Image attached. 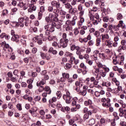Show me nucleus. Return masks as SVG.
Returning <instances> with one entry per match:
<instances>
[{"label":"nucleus","instance_id":"1","mask_svg":"<svg viewBox=\"0 0 126 126\" xmlns=\"http://www.w3.org/2000/svg\"><path fill=\"white\" fill-rule=\"evenodd\" d=\"M63 100H65L66 104H70L71 101H72V97L70 96V93L67 91L65 94H63Z\"/></svg>","mask_w":126,"mask_h":126},{"label":"nucleus","instance_id":"2","mask_svg":"<svg viewBox=\"0 0 126 126\" xmlns=\"http://www.w3.org/2000/svg\"><path fill=\"white\" fill-rule=\"evenodd\" d=\"M69 40L67 39H65L63 40V39H60V42L59 43L58 48H66L67 47V44H68Z\"/></svg>","mask_w":126,"mask_h":126},{"label":"nucleus","instance_id":"3","mask_svg":"<svg viewBox=\"0 0 126 126\" xmlns=\"http://www.w3.org/2000/svg\"><path fill=\"white\" fill-rule=\"evenodd\" d=\"M55 25H56V23L54 22L48 24L44 26V29H49V28L50 32H54L55 31Z\"/></svg>","mask_w":126,"mask_h":126},{"label":"nucleus","instance_id":"4","mask_svg":"<svg viewBox=\"0 0 126 126\" xmlns=\"http://www.w3.org/2000/svg\"><path fill=\"white\" fill-rule=\"evenodd\" d=\"M1 45L4 47L3 48V51H8V52H9L10 53L12 52V48L10 47V46H9V44H7L5 41L2 42L1 43Z\"/></svg>","mask_w":126,"mask_h":126},{"label":"nucleus","instance_id":"5","mask_svg":"<svg viewBox=\"0 0 126 126\" xmlns=\"http://www.w3.org/2000/svg\"><path fill=\"white\" fill-rule=\"evenodd\" d=\"M116 34L118 35H115L114 38V42L112 43L113 47L116 48V47H118V45L119 44V41H120V33L119 32H116Z\"/></svg>","mask_w":126,"mask_h":126},{"label":"nucleus","instance_id":"6","mask_svg":"<svg viewBox=\"0 0 126 126\" xmlns=\"http://www.w3.org/2000/svg\"><path fill=\"white\" fill-rule=\"evenodd\" d=\"M70 41L71 42L69 43V46H70V49L71 51H76L77 50H78V49L80 48V47L77 46L75 44L72 43L75 42V40H74V39H73L72 40H70Z\"/></svg>","mask_w":126,"mask_h":126},{"label":"nucleus","instance_id":"7","mask_svg":"<svg viewBox=\"0 0 126 126\" xmlns=\"http://www.w3.org/2000/svg\"><path fill=\"white\" fill-rule=\"evenodd\" d=\"M31 4L29 5V8L28 9V12H33V11H35L37 8V7L35 6V4L36 2L32 3V2H30Z\"/></svg>","mask_w":126,"mask_h":126},{"label":"nucleus","instance_id":"8","mask_svg":"<svg viewBox=\"0 0 126 126\" xmlns=\"http://www.w3.org/2000/svg\"><path fill=\"white\" fill-rule=\"evenodd\" d=\"M50 3L51 5L53 7H55L56 8H60V7H61V3L56 0L51 1Z\"/></svg>","mask_w":126,"mask_h":126},{"label":"nucleus","instance_id":"9","mask_svg":"<svg viewBox=\"0 0 126 126\" xmlns=\"http://www.w3.org/2000/svg\"><path fill=\"white\" fill-rule=\"evenodd\" d=\"M100 37H101V39L102 43H104V42H105L106 41H108V40L110 39V35L108 33L102 34L100 35Z\"/></svg>","mask_w":126,"mask_h":126},{"label":"nucleus","instance_id":"10","mask_svg":"<svg viewBox=\"0 0 126 126\" xmlns=\"http://www.w3.org/2000/svg\"><path fill=\"white\" fill-rule=\"evenodd\" d=\"M89 109H90V110H88V115L89 116H91L93 113H97V109H96L95 108H94V106L93 105L89 106Z\"/></svg>","mask_w":126,"mask_h":126},{"label":"nucleus","instance_id":"11","mask_svg":"<svg viewBox=\"0 0 126 126\" xmlns=\"http://www.w3.org/2000/svg\"><path fill=\"white\" fill-rule=\"evenodd\" d=\"M69 63L71 64H75V65H77V64L79 63V60L75 59V57H71L70 59Z\"/></svg>","mask_w":126,"mask_h":126},{"label":"nucleus","instance_id":"12","mask_svg":"<svg viewBox=\"0 0 126 126\" xmlns=\"http://www.w3.org/2000/svg\"><path fill=\"white\" fill-rule=\"evenodd\" d=\"M119 116L120 117H125V119H126V109L123 108H120L119 109Z\"/></svg>","mask_w":126,"mask_h":126},{"label":"nucleus","instance_id":"13","mask_svg":"<svg viewBox=\"0 0 126 126\" xmlns=\"http://www.w3.org/2000/svg\"><path fill=\"white\" fill-rule=\"evenodd\" d=\"M78 10L80 11V16H83L84 15V9H83V6H82L81 4H79L78 5Z\"/></svg>","mask_w":126,"mask_h":126},{"label":"nucleus","instance_id":"14","mask_svg":"<svg viewBox=\"0 0 126 126\" xmlns=\"http://www.w3.org/2000/svg\"><path fill=\"white\" fill-rule=\"evenodd\" d=\"M117 27L118 29H120V28L122 27V29H123V31H125V30H126V26L124 23V21L122 20H121L119 21V23L117 25Z\"/></svg>","mask_w":126,"mask_h":126},{"label":"nucleus","instance_id":"15","mask_svg":"<svg viewBox=\"0 0 126 126\" xmlns=\"http://www.w3.org/2000/svg\"><path fill=\"white\" fill-rule=\"evenodd\" d=\"M113 63H114L115 65L117 64H119L120 65H121V64H122V63L120 62V57H113Z\"/></svg>","mask_w":126,"mask_h":126},{"label":"nucleus","instance_id":"16","mask_svg":"<svg viewBox=\"0 0 126 126\" xmlns=\"http://www.w3.org/2000/svg\"><path fill=\"white\" fill-rule=\"evenodd\" d=\"M62 76L63 77L61 78L60 80L61 81L64 82L68 78V77H69V74L67 73H63Z\"/></svg>","mask_w":126,"mask_h":126},{"label":"nucleus","instance_id":"17","mask_svg":"<svg viewBox=\"0 0 126 126\" xmlns=\"http://www.w3.org/2000/svg\"><path fill=\"white\" fill-rule=\"evenodd\" d=\"M110 102H111L110 98H106V101H105V102H103L102 106L103 107H105L106 108H109V107H111V103H110Z\"/></svg>","mask_w":126,"mask_h":126},{"label":"nucleus","instance_id":"18","mask_svg":"<svg viewBox=\"0 0 126 126\" xmlns=\"http://www.w3.org/2000/svg\"><path fill=\"white\" fill-rule=\"evenodd\" d=\"M69 20H67L66 23V31H72V27L71 25H70L69 24Z\"/></svg>","mask_w":126,"mask_h":126},{"label":"nucleus","instance_id":"19","mask_svg":"<svg viewBox=\"0 0 126 126\" xmlns=\"http://www.w3.org/2000/svg\"><path fill=\"white\" fill-rule=\"evenodd\" d=\"M25 18L22 17L18 19V25L20 27H24V20Z\"/></svg>","mask_w":126,"mask_h":126},{"label":"nucleus","instance_id":"20","mask_svg":"<svg viewBox=\"0 0 126 126\" xmlns=\"http://www.w3.org/2000/svg\"><path fill=\"white\" fill-rule=\"evenodd\" d=\"M121 44L122 46H121L120 50H123V51H125L126 49V40L123 39L121 41Z\"/></svg>","mask_w":126,"mask_h":126},{"label":"nucleus","instance_id":"21","mask_svg":"<svg viewBox=\"0 0 126 126\" xmlns=\"http://www.w3.org/2000/svg\"><path fill=\"white\" fill-rule=\"evenodd\" d=\"M11 40L16 43H19V35L16 34L11 37Z\"/></svg>","mask_w":126,"mask_h":126},{"label":"nucleus","instance_id":"22","mask_svg":"<svg viewBox=\"0 0 126 126\" xmlns=\"http://www.w3.org/2000/svg\"><path fill=\"white\" fill-rule=\"evenodd\" d=\"M77 8H72L71 7L70 9H69V13H70L71 14H73L74 15H75V14H76L77 13Z\"/></svg>","mask_w":126,"mask_h":126},{"label":"nucleus","instance_id":"23","mask_svg":"<svg viewBox=\"0 0 126 126\" xmlns=\"http://www.w3.org/2000/svg\"><path fill=\"white\" fill-rule=\"evenodd\" d=\"M105 42V45L108 47V48H112L113 47V41L110 40H106Z\"/></svg>","mask_w":126,"mask_h":126},{"label":"nucleus","instance_id":"24","mask_svg":"<svg viewBox=\"0 0 126 126\" xmlns=\"http://www.w3.org/2000/svg\"><path fill=\"white\" fill-rule=\"evenodd\" d=\"M45 84H46V80L44 79H42L40 82L36 83V86L37 87L43 86V85H45Z\"/></svg>","mask_w":126,"mask_h":126},{"label":"nucleus","instance_id":"25","mask_svg":"<svg viewBox=\"0 0 126 126\" xmlns=\"http://www.w3.org/2000/svg\"><path fill=\"white\" fill-rule=\"evenodd\" d=\"M25 71H21L20 72V78L18 80V82H20V83L21 82H22V79H23V78L24 77V76H25Z\"/></svg>","mask_w":126,"mask_h":126},{"label":"nucleus","instance_id":"26","mask_svg":"<svg viewBox=\"0 0 126 126\" xmlns=\"http://www.w3.org/2000/svg\"><path fill=\"white\" fill-rule=\"evenodd\" d=\"M101 21H102L101 19H94L93 24L95 26L98 25L99 23H101Z\"/></svg>","mask_w":126,"mask_h":126},{"label":"nucleus","instance_id":"27","mask_svg":"<svg viewBox=\"0 0 126 126\" xmlns=\"http://www.w3.org/2000/svg\"><path fill=\"white\" fill-rule=\"evenodd\" d=\"M86 82L87 84L89 86L90 88H93V87H94V86L93 84H92V83L91 82V81L89 78H87L86 79Z\"/></svg>","mask_w":126,"mask_h":126},{"label":"nucleus","instance_id":"28","mask_svg":"<svg viewBox=\"0 0 126 126\" xmlns=\"http://www.w3.org/2000/svg\"><path fill=\"white\" fill-rule=\"evenodd\" d=\"M48 17L51 20V21H58L59 20L58 19V18L56 17H55V16H54L53 14H49Z\"/></svg>","mask_w":126,"mask_h":126},{"label":"nucleus","instance_id":"29","mask_svg":"<svg viewBox=\"0 0 126 126\" xmlns=\"http://www.w3.org/2000/svg\"><path fill=\"white\" fill-rule=\"evenodd\" d=\"M63 6L66 9H70L71 7H72V5L70 4V3L67 2L66 3L64 4L63 5Z\"/></svg>","mask_w":126,"mask_h":126},{"label":"nucleus","instance_id":"30","mask_svg":"<svg viewBox=\"0 0 126 126\" xmlns=\"http://www.w3.org/2000/svg\"><path fill=\"white\" fill-rule=\"evenodd\" d=\"M111 85H112V84L111 83V82H109V81H107V82H103L102 83V86H104L105 87H110Z\"/></svg>","mask_w":126,"mask_h":126},{"label":"nucleus","instance_id":"31","mask_svg":"<svg viewBox=\"0 0 126 126\" xmlns=\"http://www.w3.org/2000/svg\"><path fill=\"white\" fill-rule=\"evenodd\" d=\"M44 90L46 92H47V94H50L51 93H52V91L51 90V88H50V87L46 86L44 88Z\"/></svg>","mask_w":126,"mask_h":126},{"label":"nucleus","instance_id":"32","mask_svg":"<svg viewBox=\"0 0 126 126\" xmlns=\"http://www.w3.org/2000/svg\"><path fill=\"white\" fill-rule=\"evenodd\" d=\"M84 21H85L84 18L81 17L80 21H79V22L78 23V26H80V27H81V26L83 25V23H84Z\"/></svg>","mask_w":126,"mask_h":126},{"label":"nucleus","instance_id":"33","mask_svg":"<svg viewBox=\"0 0 126 126\" xmlns=\"http://www.w3.org/2000/svg\"><path fill=\"white\" fill-rule=\"evenodd\" d=\"M48 52L49 53H52L53 55H57V54H58V51L56 50H54L53 47L50 48Z\"/></svg>","mask_w":126,"mask_h":126},{"label":"nucleus","instance_id":"34","mask_svg":"<svg viewBox=\"0 0 126 126\" xmlns=\"http://www.w3.org/2000/svg\"><path fill=\"white\" fill-rule=\"evenodd\" d=\"M92 100L91 99H89L88 100L84 102V104L85 106H92Z\"/></svg>","mask_w":126,"mask_h":126},{"label":"nucleus","instance_id":"35","mask_svg":"<svg viewBox=\"0 0 126 126\" xmlns=\"http://www.w3.org/2000/svg\"><path fill=\"white\" fill-rule=\"evenodd\" d=\"M29 3H30V2H28V0H27V1L25 2L23 7L24 10H26V9L28 8V7H29L28 4H29Z\"/></svg>","mask_w":126,"mask_h":126},{"label":"nucleus","instance_id":"36","mask_svg":"<svg viewBox=\"0 0 126 126\" xmlns=\"http://www.w3.org/2000/svg\"><path fill=\"white\" fill-rule=\"evenodd\" d=\"M33 40L34 41L35 40V42L37 41V44H38V45H42V44H43V41L42 40V39L41 38H35V37H34Z\"/></svg>","mask_w":126,"mask_h":126},{"label":"nucleus","instance_id":"37","mask_svg":"<svg viewBox=\"0 0 126 126\" xmlns=\"http://www.w3.org/2000/svg\"><path fill=\"white\" fill-rule=\"evenodd\" d=\"M75 85L76 87L81 88L83 86V84L80 83V82L79 81H76V82L75 83Z\"/></svg>","mask_w":126,"mask_h":126},{"label":"nucleus","instance_id":"38","mask_svg":"<svg viewBox=\"0 0 126 126\" xmlns=\"http://www.w3.org/2000/svg\"><path fill=\"white\" fill-rule=\"evenodd\" d=\"M71 18V15L69 14H67L66 16H62V19H70Z\"/></svg>","mask_w":126,"mask_h":126},{"label":"nucleus","instance_id":"39","mask_svg":"<svg viewBox=\"0 0 126 126\" xmlns=\"http://www.w3.org/2000/svg\"><path fill=\"white\" fill-rule=\"evenodd\" d=\"M49 104H52V103H56V102H57V97H53L49 100Z\"/></svg>","mask_w":126,"mask_h":126},{"label":"nucleus","instance_id":"40","mask_svg":"<svg viewBox=\"0 0 126 126\" xmlns=\"http://www.w3.org/2000/svg\"><path fill=\"white\" fill-rule=\"evenodd\" d=\"M101 45V38H97L96 39V46L98 47Z\"/></svg>","mask_w":126,"mask_h":126},{"label":"nucleus","instance_id":"41","mask_svg":"<svg viewBox=\"0 0 126 126\" xmlns=\"http://www.w3.org/2000/svg\"><path fill=\"white\" fill-rule=\"evenodd\" d=\"M64 68L66 69V70H67V69H70V68H71V64L66 63L64 66Z\"/></svg>","mask_w":126,"mask_h":126},{"label":"nucleus","instance_id":"42","mask_svg":"<svg viewBox=\"0 0 126 126\" xmlns=\"http://www.w3.org/2000/svg\"><path fill=\"white\" fill-rule=\"evenodd\" d=\"M25 3V1L20 0L19 3H18L17 5H18V6H19V7H21V8H22V7H23V6L24 5Z\"/></svg>","mask_w":126,"mask_h":126},{"label":"nucleus","instance_id":"43","mask_svg":"<svg viewBox=\"0 0 126 126\" xmlns=\"http://www.w3.org/2000/svg\"><path fill=\"white\" fill-rule=\"evenodd\" d=\"M11 25L12 27H19L18 22H12L11 24Z\"/></svg>","mask_w":126,"mask_h":126},{"label":"nucleus","instance_id":"44","mask_svg":"<svg viewBox=\"0 0 126 126\" xmlns=\"http://www.w3.org/2000/svg\"><path fill=\"white\" fill-rule=\"evenodd\" d=\"M45 21L47 23V24H50V23H52V22H54L51 21L49 16L45 17Z\"/></svg>","mask_w":126,"mask_h":126},{"label":"nucleus","instance_id":"45","mask_svg":"<svg viewBox=\"0 0 126 126\" xmlns=\"http://www.w3.org/2000/svg\"><path fill=\"white\" fill-rule=\"evenodd\" d=\"M25 25L26 27L29 25V18L27 17L25 18Z\"/></svg>","mask_w":126,"mask_h":126},{"label":"nucleus","instance_id":"46","mask_svg":"<svg viewBox=\"0 0 126 126\" xmlns=\"http://www.w3.org/2000/svg\"><path fill=\"white\" fill-rule=\"evenodd\" d=\"M99 74L101 75L102 77H105L106 75H107V73L106 72L103 71V70H101L99 72Z\"/></svg>","mask_w":126,"mask_h":126},{"label":"nucleus","instance_id":"47","mask_svg":"<svg viewBox=\"0 0 126 126\" xmlns=\"http://www.w3.org/2000/svg\"><path fill=\"white\" fill-rule=\"evenodd\" d=\"M124 61H125V57L123 56H121L119 60L120 63H121L120 65H123V64H124Z\"/></svg>","mask_w":126,"mask_h":126},{"label":"nucleus","instance_id":"48","mask_svg":"<svg viewBox=\"0 0 126 126\" xmlns=\"http://www.w3.org/2000/svg\"><path fill=\"white\" fill-rule=\"evenodd\" d=\"M123 15L121 13H119L117 14V19H118V20H121V19H123Z\"/></svg>","mask_w":126,"mask_h":126},{"label":"nucleus","instance_id":"49","mask_svg":"<svg viewBox=\"0 0 126 126\" xmlns=\"http://www.w3.org/2000/svg\"><path fill=\"white\" fill-rule=\"evenodd\" d=\"M56 95L57 96V99H61V97H62V93L61 91H58L56 92Z\"/></svg>","mask_w":126,"mask_h":126},{"label":"nucleus","instance_id":"50","mask_svg":"<svg viewBox=\"0 0 126 126\" xmlns=\"http://www.w3.org/2000/svg\"><path fill=\"white\" fill-rule=\"evenodd\" d=\"M118 88H117V89H114V91H116L115 92V93H119V91H121L122 89V86H118Z\"/></svg>","mask_w":126,"mask_h":126},{"label":"nucleus","instance_id":"51","mask_svg":"<svg viewBox=\"0 0 126 126\" xmlns=\"http://www.w3.org/2000/svg\"><path fill=\"white\" fill-rule=\"evenodd\" d=\"M55 27L57 28V29H61V28H62V25H61L60 23H55Z\"/></svg>","mask_w":126,"mask_h":126},{"label":"nucleus","instance_id":"52","mask_svg":"<svg viewBox=\"0 0 126 126\" xmlns=\"http://www.w3.org/2000/svg\"><path fill=\"white\" fill-rule=\"evenodd\" d=\"M99 57L101 59H102V60L106 59V55L105 53H99Z\"/></svg>","mask_w":126,"mask_h":126},{"label":"nucleus","instance_id":"53","mask_svg":"<svg viewBox=\"0 0 126 126\" xmlns=\"http://www.w3.org/2000/svg\"><path fill=\"white\" fill-rule=\"evenodd\" d=\"M77 2H78V0H72L71 5L72 6L76 5Z\"/></svg>","mask_w":126,"mask_h":126},{"label":"nucleus","instance_id":"54","mask_svg":"<svg viewBox=\"0 0 126 126\" xmlns=\"http://www.w3.org/2000/svg\"><path fill=\"white\" fill-rule=\"evenodd\" d=\"M94 72H95V73L97 74L96 75V78H97L98 76H99V72H100V69L99 68H95L94 69Z\"/></svg>","mask_w":126,"mask_h":126},{"label":"nucleus","instance_id":"55","mask_svg":"<svg viewBox=\"0 0 126 126\" xmlns=\"http://www.w3.org/2000/svg\"><path fill=\"white\" fill-rule=\"evenodd\" d=\"M86 63L89 64V65H92L93 64V61L92 60H90L89 59H87L86 60Z\"/></svg>","mask_w":126,"mask_h":126},{"label":"nucleus","instance_id":"56","mask_svg":"<svg viewBox=\"0 0 126 126\" xmlns=\"http://www.w3.org/2000/svg\"><path fill=\"white\" fill-rule=\"evenodd\" d=\"M59 8L56 7V8L53 9L54 13H55V14H57V15H58V14H59V13L60 12V9Z\"/></svg>","mask_w":126,"mask_h":126},{"label":"nucleus","instance_id":"57","mask_svg":"<svg viewBox=\"0 0 126 126\" xmlns=\"http://www.w3.org/2000/svg\"><path fill=\"white\" fill-rule=\"evenodd\" d=\"M63 38L61 39V40H63L64 41H65V40H68V39L66 38L67 35L66 33H63L62 35Z\"/></svg>","mask_w":126,"mask_h":126},{"label":"nucleus","instance_id":"58","mask_svg":"<svg viewBox=\"0 0 126 126\" xmlns=\"http://www.w3.org/2000/svg\"><path fill=\"white\" fill-rule=\"evenodd\" d=\"M90 126H93L95 124V120L94 119H91L89 122Z\"/></svg>","mask_w":126,"mask_h":126},{"label":"nucleus","instance_id":"59","mask_svg":"<svg viewBox=\"0 0 126 126\" xmlns=\"http://www.w3.org/2000/svg\"><path fill=\"white\" fill-rule=\"evenodd\" d=\"M80 95H82V96H85L86 94H87V91L85 90H83L82 92H79Z\"/></svg>","mask_w":126,"mask_h":126},{"label":"nucleus","instance_id":"60","mask_svg":"<svg viewBox=\"0 0 126 126\" xmlns=\"http://www.w3.org/2000/svg\"><path fill=\"white\" fill-rule=\"evenodd\" d=\"M7 14H8V10H7V9L3 10L2 11V15L3 16H5Z\"/></svg>","mask_w":126,"mask_h":126},{"label":"nucleus","instance_id":"61","mask_svg":"<svg viewBox=\"0 0 126 126\" xmlns=\"http://www.w3.org/2000/svg\"><path fill=\"white\" fill-rule=\"evenodd\" d=\"M76 23V21L73 20H72L71 21L69 20V23H68V24H70L71 26H74Z\"/></svg>","mask_w":126,"mask_h":126},{"label":"nucleus","instance_id":"62","mask_svg":"<svg viewBox=\"0 0 126 126\" xmlns=\"http://www.w3.org/2000/svg\"><path fill=\"white\" fill-rule=\"evenodd\" d=\"M93 59L94 61H95V62L98 63V57H97V54H95L93 56Z\"/></svg>","mask_w":126,"mask_h":126},{"label":"nucleus","instance_id":"63","mask_svg":"<svg viewBox=\"0 0 126 126\" xmlns=\"http://www.w3.org/2000/svg\"><path fill=\"white\" fill-rule=\"evenodd\" d=\"M34 100L36 102H39L41 100V96L40 95H36L34 97Z\"/></svg>","mask_w":126,"mask_h":126},{"label":"nucleus","instance_id":"64","mask_svg":"<svg viewBox=\"0 0 126 126\" xmlns=\"http://www.w3.org/2000/svg\"><path fill=\"white\" fill-rule=\"evenodd\" d=\"M106 119L104 118H102L100 120V124H104L106 123Z\"/></svg>","mask_w":126,"mask_h":126}]
</instances>
